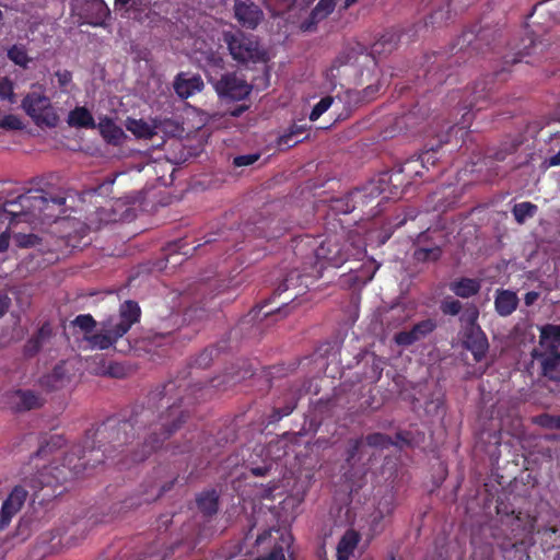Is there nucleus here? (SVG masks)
Instances as JSON below:
<instances>
[{"label":"nucleus","mask_w":560,"mask_h":560,"mask_svg":"<svg viewBox=\"0 0 560 560\" xmlns=\"http://www.w3.org/2000/svg\"><path fill=\"white\" fill-rule=\"evenodd\" d=\"M190 372H183L151 390L142 404L133 406L128 419L109 417L96 428L86 430L82 443L72 447L60 466H49L40 472V483L49 485L48 476L57 483L79 477L89 467H96L118 452L120 468L129 463H140L160 450L190 417L189 407L206 400L214 387L224 380L212 378L209 383H192Z\"/></svg>","instance_id":"1"},{"label":"nucleus","mask_w":560,"mask_h":560,"mask_svg":"<svg viewBox=\"0 0 560 560\" xmlns=\"http://www.w3.org/2000/svg\"><path fill=\"white\" fill-rule=\"evenodd\" d=\"M541 43H537L532 34H526L521 38L520 44L511 47V52L502 57V66L480 79L474 81L464 91L453 92L452 100L458 98V112L464 110L460 119L456 121L460 129L469 128L474 110L479 112L486 108L493 100L499 84L506 80L509 67L521 62L523 58L532 56L541 50Z\"/></svg>","instance_id":"2"},{"label":"nucleus","mask_w":560,"mask_h":560,"mask_svg":"<svg viewBox=\"0 0 560 560\" xmlns=\"http://www.w3.org/2000/svg\"><path fill=\"white\" fill-rule=\"evenodd\" d=\"M294 255L304 260L312 278H320L325 269L340 268L350 258L359 259L364 249L346 240L343 233L323 236L304 235L294 240Z\"/></svg>","instance_id":"3"},{"label":"nucleus","mask_w":560,"mask_h":560,"mask_svg":"<svg viewBox=\"0 0 560 560\" xmlns=\"http://www.w3.org/2000/svg\"><path fill=\"white\" fill-rule=\"evenodd\" d=\"M495 508L498 520L489 527L493 544L503 552L514 551L517 560H532L528 550L534 547L536 515L516 511L502 500L497 501Z\"/></svg>","instance_id":"4"},{"label":"nucleus","mask_w":560,"mask_h":560,"mask_svg":"<svg viewBox=\"0 0 560 560\" xmlns=\"http://www.w3.org/2000/svg\"><path fill=\"white\" fill-rule=\"evenodd\" d=\"M399 36L395 32L384 33L371 47V54L360 43L346 46L332 60L330 67L325 71L326 81L336 86L346 75L347 70L353 67L360 57L371 58L376 63L375 55L392 52L398 45Z\"/></svg>","instance_id":"5"},{"label":"nucleus","mask_w":560,"mask_h":560,"mask_svg":"<svg viewBox=\"0 0 560 560\" xmlns=\"http://www.w3.org/2000/svg\"><path fill=\"white\" fill-rule=\"evenodd\" d=\"M141 317V308L136 301L127 300L120 304L118 320L114 323L109 319L103 324V328L95 332L84 336V340L91 349L105 350L116 343V341L126 335L132 325L138 323Z\"/></svg>","instance_id":"6"},{"label":"nucleus","mask_w":560,"mask_h":560,"mask_svg":"<svg viewBox=\"0 0 560 560\" xmlns=\"http://www.w3.org/2000/svg\"><path fill=\"white\" fill-rule=\"evenodd\" d=\"M48 200L40 190H28L15 199L7 200L0 208V220L10 225L19 222L32 223L42 219V212Z\"/></svg>","instance_id":"7"},{"label":"nucleus","mask_w":560,"mask_h":560,"mask_svg":"<svg viewBox=\"0 0 560 560\" xmlns=\"http://www.w3.org/2000/svg\"><path fill=\"white\" fill-rule=\"evenodd\" d=\"M222 42L225 44L232 59L237 63H258L267 60L266 50L253 34H246L241 30L224 31Z\"/></svg>","instance_id":"8"},{"label":"nucleus","mask_w":560,"mask_h":560,"mask_svg":"<svg viewBox=\"0 0 560 560\" xmlns=\"http://www.w3.org/2000/svg\"><path fill=\"white\" fill-rule=\"evenodd\" d=\"M478 317L479 310L475 304L467 305L459 317V322L464 328V347L471 351L476 362L485 358L489 348L486 334L478 325Z\"/></svg>","instance_id":"9"},{"label":"nucleus","mask_w":560,"mask_h":560,"mask_svg":"<svg viewBox=\"0 0 560 560\" xmlns=\"http://www.w3.org/2000/svg\"><path fill=\"white\" fill-rule=\"evenodd\" d=\"M401 182H394L393 174L390 172L384 171L370 179L361 188H357L354 191H352V200H355L362 205H368L385 192H388L386 198L389 196L397 197L401 194Z\"/></svg>","instance_id":"10"},{"label":"nucleus","mask_w":560,"mask_h":560,"mask_svg":"<svg viewBox=\"0 0 560 560\" xmlns=\"http://www.w3.org/2000/svg\"><path fill=\"white\" fill-rule=\"evenodd\" d=\"M22 108L38 127L54 128L59 122L50 98L42 93H27L22 101Z\"/></svg>","instance_id":"11"},{"label":"nucleus","mask_w":560,"mask_h":560,"mask_svg":"<svg viewBox=\"0 0 560 560\" xmlns=\"http://www.w3.org/2000/svg\"><path fill=\"white\" fill-rule=\"evenodd\" d=\"M498 32L491 27H479L478 30H465L458 37L456 46L459 50L464 48L474 50L477 54H486L494 50Z\"/></svg>","instance_id":"12"},{"label":"nucleus","mask_w":560,"mask_h":560,"mask_svg":"<svg viewBox=\"0 0 560 560\" xmlns=\"http://www.w3.org/2000/svg\"><path fill=\"white\" fill-rule=\"evenodd\" d=\"M213 88L221 98L232 101L245 100L252 92V85L235 72L221 74Z\"/></svg>","instance_id":"13"},{"label":"nucleus","mask_w":560,"mask_h":560,"mask_svg":"<svg viewBox=\"0 0 560 560\" xmlns=\"http://www.w3.org/2000/svg\"><path fill=\"white\" fill-rule=\"evenodd\" d=\"M233 10L234 18L246 30H256L265 18L261 3L254 0H234Z\"/></svg>","instance_id":"14"},{"label":"nucleus","mask_w":560,"mask_h":560,"mask_svg":"<svg viewBox=\"0 0 560 560\" xmlns=\"http://www.w3.org/2000/svg\"><path fill=\"white\" fill-rule=\"evenodd\" d=\"M436 322L432 318L422 319L416 323L410 329L401 330L394 335V341L400 347H410L416 342L424 340L436 329Z\"/></svg>","instance_id":"15"},{"label":"nucleus","mask_w":560,"mask_h":560,"mask_svg":"<svg viewBox=\"0 0 560 560\" xmlns=\"http://www.w3.org/2000/svg\"><path fill=\"white\" fill-rule=\"evenodd\" d=\"M28 491L23 485L15 486L3 501L0 511V530L4 529L23 508Z\"/></svg>","instance_id":"16"},{"label":"nucleus","mask_w":560,"mask_h":560,"mask_svg":"<svg viewBox=\"0 0 560 560\" xmlns=\"http://www.w3.org/2000/svg\"><path fill=\"white\" fill-rule=\"evenodd\" d=\"M73 375L74 373L71 364L68 361H60L49 373L40 377L39 384L46 390H59L71 383Z\"/></svg>","instance_id":"17"},{"label":"nucleus","mask_w":560,"mask_h":560,"mask_svg":"<svg viewBox=\"0 0 560 560\" xmlns=\"http://www.w3.org/2000/svg\"><path fill=\"white\" fill-rule=\"evenodd\" d=\"M415 246L412 258L417 262H435L442 257L443 249L440 245L432 242L429 230L421 232L417 236Z\"/></svg>","instance_id":"18"},{"label":"nucleus","mask_w":560,"mask_h":560,"mask_svg":"<svg viewBox=\"0 0 560 560\" xmlns=\"http://www.w3.org/2000/svg\"><path fill=\"white\" fill-rule=\"evenodd\" d=\"M7 402L16 412L28 411L44 405V398L32 389H16L7 395Z\"/></svg>","instance_id":"19"},{"label":"nucleus","mask_w":560,"mask_h":560,"mask_svg":"<svg viewBox=\"0 0 560 560\" xmlns=\"http://www.w3.org/2000/svg\"><path fill=\"white\" fill-rule=\"evenodd\" d=\"M174 478L172 481L166 482L160 487L158 485H150L140 494L132 495L121 502V510H130L142 505L143 503H151L162 497L165 492L170 491L176 481Z\"/></svg>","instance_id":"20"},{"label":"nucleus","mask_w":560,"mask_h":560,"mask_svg":"<svg viewBox=\"0 0 560 560\" xmlns=\"http://www.w3.org/2000/svg\"><path fill=\"white\" fill-rule=\"evenodd\" d=\"M84 22L94 27H105L110 10L104 0H85L82 7Z\"/></svg>","instance_id":"21"},{"label":"nucleus","mask_w":560,"mask_h":560,"mask_svg":"<svg viewBox=\"0 0 560 560\" xmlns=\"http://www.w3.org/2000/svg\"><path fill=\"white\" fill-rule=\"evenodd\" d=\"M302 270L293 269L291 270L285 278L278 284L277 289L273 292V298L281 296L283 293L288 292L290 289H298L294 294H290L285 298V300H289L290 302H293L296 296L300 294V292L306 288L307 285H303V279L306 277H312L307 271L305 270L304 260H301Z\"/></svg>","instance_id":"22"},{"label":"nucleus","mask_w":560,"mask_h":560,"mask_svg":"<svg viewBox=\"0 0 560 560\" xmlns=\"http://www.w3.org/2000/svg\"><path fill=\"white\" fill-rule=\"evenodd\" d=\"M173 88L180 100H187L196 93L201 92L205 84L199 74L179 72L174 79Z\"/></svg>","instance_id":"23"},{"label":"nucleus","mask_w":560,"mask_h":560,"mask_svg":"<svg viewBox=\"0 0 560 560\" xmlns=\"http://www.w3.org/2000/svg\"><path fill=\"white\" fill-rule=\"evenodd\" d=\"M533 357L539 363L544 376L560 381V351L559 350H538L535 349Z\"/></svg>","instance_id":"24"},{"label":"nucleus","mask_w":560,"mask_h":560,"mask_svg":"<svg viewBox=\"0 0 560 560\" xmlns=\"http://www.w3.org/2000/svg\"><path fill=\"white\" fill-rule=\"evenodd\" d=\"M423 165L419 161L418 156H412L406 160L397 170H390L393 179L395 183H402L404 185H410L411 178L423 175Z\"/></svg>","instance_id":"25"},{"label":"nucleus","mask_w":560,"mask_h":560,"mask_svg":"<svg viewBox=\"0 0 560 560\" xmlns=\"http://www.w3.org/2000/svg\"><path fill=\"white\" fill-rule=\"evenodd\" d=\"M430 108L424 102L418 101L412 108L397 118L396 125L399 128L413 129L429 117Z\"/></svg>","instance_id":"26"},{"label":"nucleus","mask_w":560,"mask_h":560,"mask_svg":"<svg viewBox=\"0 0 560 560\" xmlns=\"http://www.w3.org/2000/svg\"><path fill=\"white\" fill-rule=\"evenodd\" d=\"M220 493L215 489H207L196 495V506L207 518H211L219 511Z\"/></svg>","instance_id":"27"},{"label":"nucleus","mask_w":560,"mask_h":560,"mask_svg":"<svg viewBox=\"0 0 560 560\" xmlns=\"http://www.w3.org/2000/svg\"><path fill=\"white\" fill-rule=\"evenodd\" d=\"M96 127L98 128L103 139L109 144L119 145L126 138V133L122 128L117 126L115 121L108 116L100 118Z\"/></svg>","instance_id":"28"},{"label":"nucleus","mask_w":560,"mask_h":560,"mask_svg":"<svg viewBox=\"0 0 560 560\" xmlns=\"http://www.w3.org/2000/svg\"><path fill=\"white\" fill-rule=\"evenodd\" d=\"M360 540L361 535L358 530L353 528L347 529L337 544V560H349L358 547Z\"/></svg>","instance_id":"29"},{"label":"nucleus","mask_w":560,"mask_h":560,"mask_svg":"<svg viewBox=\"0 0 560 560\" xmlns=\"http://www.w3.org/2000/svg\"><path fill=\"white\" fill-rule=\"evenodd\" d=\"M52 330L48 323H44L38 330L31 336L23 347V353L27 358L35 357L44 343L51 337Z\"/></svg>","instance_id":"30"},{"label":"nucleus","mask_w":560,"mask_h":560,"mask_svg":"<svg viewBox=\"0 0 560 560\" xmlns=\"http://www.w3.org/2000/svg\"><path fill=\"white\" fill-rule=\"evenodd\" d=\"M443 61L444 55L435 56V60L427 70L424 80L427 81L429 89H435L436 86L442 85L451 77V73L446 72L447 69L444 68L442 63Z\"/></svg>","instance_id":"31"},{"label":"nucleus","mask_w":560,"mask_h":560,"mask_svg":"<svg viewBox=\"0 0 560 560\" xmlns=\"http://www.w3.org/2000/svg\"><path fill=\"white\" fill-rule=\"evenodd\" d=\"M518 305V298L510 290H498L494 299L495 312L503 317L511 315Z\"/></svg>","instance_id":"32"},{"label":"nucleus","mask_w":560,"mask_h":560,"mask_svg":"<svg viewBox=\"0 0 560 560\" xmlns=\"http://www.w3.org/2000/svg\"><path fill=\"white\" fill-rule=\"evenodd\" d=\"M481 283L478 279L463 277L450 283V290L458 298L469 299L479 293Z\"/></svg>","instance_id":"33"},{"label":"nucleus","mask_w":560,"mask_h":560,"mask_svg":"<svg viewBox=\"0 0 560 560\" xmlns=\"http://www.w3.org/2000/svg\"><path fill=\"white\" fill-rule=\"evenodd\" d=\"M540 349L559 350L560 348V325L547 324L540 328Z\"/></svg>","instance_id":"34"},{"label":"nucleus","mask_w":560,"mask_h":560,"mask_svg":"<svg viewBox=\"0 0 560 560\" xmlns=\"http://www.w3.org/2000/svg\"><path fill=\"white\" fill-rule=\"evenodd\" d=\"M68 125L75 128H96L95 120L91 112L84 106H77L68 115Z\"/></svg>","instance_id":"35"},{"label":"nucleus","mask_w":560,"mask_h":560,"mask_svg":"<svg viewBox=\"0 0 560 560\" xmlns=\"http://www.w3.org/2000/svg\"><path fill=\"white\" fill-rule=\"evenodd\" d=\"M225 69L224 58L215 51H210L206 57L205 72L208 81L213 85L214 81H218L221 72Z\"/></svg>","instance_id":"36"},{"label":"nucleus","mask_w":560,"mask_h":560,"mask_svg":"<svg viewBox=\"0 0 560 560\" xmlns=\"http://www.w3.org/2000/svg\"><path fill=\"white\" fill-rule=\"evenodd\" d=\"M307 131L306 125H298L293 124L287 132H284L282 136L278 139V147L280 149H290L298 143L302 142L304 139H306L308 136L306 135L303 138H300L303 133Z\"/></svg>","instance_id":"37"},{"label":"nucleus","mask_w":560,"mask_h":560,"mask_svg":"<svg viewBox=\"0 0 560 560\" xmlns=\"http://www.w3.org/2000/svg\"><path fill=\"white\" fill-rule=\"evenodd\" d=\"M178 319L179 314L172 313L167 319L162 322L161 326L159 327L161 330L154 332V335L149 337V339L156 343L160 342V340L168 341L171 334L178 328Z\"/></svg>","instance_id":"38"},{"label":"nucleus","mask_w":560,"mask_h":560,"mask_svg":"<svg viewBox=\"0 0 560 560\" xmlns=\"http://www.w3.org/2000/svg\"><path fill=\"white\" fill-rule=\"evenodd\" d=\"M337 0H319L311 11L310 19L313 23H318L326 19L335 10Z\"/></svg>","instance_id":"39"},{"label":"nucleus","mask_w":560,"mask_h":560,"mask_svg":"<svg viewBox=\"0 0 560 560\" xmlns=\"http://www.w3.org/2000/svg\"><path fill=\"white\" fill-rule=\"evenodd\" d=\"M538 210V207L529 201L515 203L512 213L517 223L523 224L527 219L533 218Z\"/></svg>","instance_id":"40"},{"label":"nucleus","mask_w":560,"mask_h":560,"mask_svg":"<svg viewBox=\"0 0 560 560\" xmlns=\"http://www.w3.org/2000/svg\"><path fill=\"white\" fill-rule=\"evenodd\" d=\"M538 533L541 535L542 545L547 549H560V527L549 526Z\"/></svg>","instance_id":"41"},{"label":"nucleus","mask_w":560,"mask_h":560,"mask_svg":"<svg viewBox=\"0 0 560 560\" xmlns=\"http://www.w3.org/2000/svg\"><path fill=\"white\" fill-rule=\"evenodd\" d=\"M363 441L370 447L378 448V450H385V448H388L389 446L395 445V442L393 441V439L389 435H387L385 433H381V432L368 434L365 436V439H363Z\"/></svg>","instance_id":"42"},{"label":"nucleus","mask_w":560,"mask_h":560,"mask_svg":"<svg viewBox=\"0 0 560 560\" xmlns=\"http://www.w3.org/2000/svg\"><path fill=\"white\" fill-rule=\"evenodd\" d=\"M357 203H359V202L355 200H352V192H350L346 197L334 199L330 203V209L336 214H339V213L348 214L355 209Z\"/></svg>","instance_id":"43"},{"label":"nucleus","mask_w":560,"mask_h":560,"mask_svg":"<svg viewBox=\"0 0 560 560\" xmlns=\"http://www.w3.org/2000/svg\"><path fill=\"white\" fill-rule=\"evenodd\" d=\"M276 223L277 222L273 219L268 222H259L260 225L256 226V230L258 231V236L266 240L280 237L283 234V230L278 229Z\"/></svg>","instance_id":"44"},{"label":"nucleus","mask_w":560,"mask_h":560,"mask_svg":"<svg viewBox=\"0 0 560 560\" xmlns=\"http://www.w3.org/2000/svg\"><path fill=\"white\" fill-rule=\"evenodd\" d=\"M8 58L22 68H27V65L31 61L25 47L21 45H13L10 47L8 50Z\"/></svg>","instance_id":"45"},{"label":"nucleus","mask_w":560,"mask_h":560,"mask_svg":"<svg viewBox=\"0 0 560 560\" xmlns=\"http://www.w3.org/2000/svg\"><path fill=\"white\" fill-rule=\"evenodd\" d=\"M295 408H296V399L294 396H291L290 399L287 400L282 407H275L272 409V412L269 416V421L278 422L282 418L291 415Z\"/></svg>","instance_id":"46"},{"label":"nucleus","mask_w":560,"mask_h":560,"mask_svg":"<svg viewBox=\"0 0 560 560\" xmlns=\"http://www.w3.org/2000/svg\"><path fill=\"white\" fill-rule=\"evenodd\" d=\"M72 324L73 326L79 327L84 332V336L90 335L96 326V322L91 314L78 315L73 319Z\"/></svg>","instance_id":"47"},{"label":"nucleus","mask_w":560,"mask_h":560,"mask_svg":"<svg viewBox=\"0 0 560 560\" xmlns=\"http://www.w3.org/2000/svg\"><path fill=\"white\" fill-rule=\"evenodd\" d=\"M396 508L395 497L392 493H387L383 495L376 506V511L383 514L384 516H390Z\"/></svg>","instance_id":"48"},{"label":"nucleus","mask_w":560,"mask_h":560,"mask_svg":"<svg viewBox=\"0 0 560 560\" xmlns=\"http://www.w3.org/2000/svg\"><path fill=\"white\" fill-rule=\"evenodd\" d=\"M441 312L444 314V315H451V316H456V315H462V308H463V305L460 303V301L458 300H455L453 298H445L442 302H441Z\"/></svg>","instance_id":"49"},{"label":"nucleus","mask_w":560,"mask_h":560,"mask_svg":"<svg viewBox=\"0 0 560 560\" xmlns=\"http://www.w3.org/2000/svg\"><path fill=\"white\" fill-rule=\"evenodd\" d=\"M128 130H130L133 135L139 138H149L152 136V130L149 124L143 120L132 119L127 126Z\"/></svg>","instance_id":"50"},{"label":"nucleus","mask_w":560,"mask_h":560,"mask_svg":"<svg viewBox=\"0 0 560 560\" xmlns=\"http://www.w3.org/2000/svg\"><path fill=\"white\" fill-rule=\"evenodd\" d=\"M0 100L15 103L14 84L8 77L0 78Z\"/></svg>","instance_id":"51"},{"label":"nucleus","mask_w":560,"mask_h":560,"mask_svg":"<svg viewBox=\"0 0 560 560\" xmlns=\"http://www.w3.org/2000/svg\"><path fill=\"white\" fill-rule=\"evenodd\" d=\"M288 440L280 438L268 444V454L273 455L276 459H280L288 454Z\"/></svg>","instance_id":"52"},{"label":"nucleus","mask_w":560,"mask_h":560,"mask_svg":"<svg viewBox=\"0 0 560 560\" xmlns=\"http://www.w3.org/2000/svg\"><path fill=\"white\" fill-rule=\"evenodd\" d=\"M217 352V349L214 348H206L203 349L197 358L192 362L191 368L196 369H207L210 366L211 362L213 361V354Z\"/></svg>","instance_id":"53"},{"label":"nucleus","mask_w":560,"mask_h":560,"mask_svg":"<svg viewBox=\"0 0 560 560\" xmlns=\"http://www.w3.org/2000/svg\"><path fill=\"white\" fill-rule=\"evenodd\" d=\"M40 238L35 234L18 233L14 235L15 245L20 248H31L40 244Z\"/></svg>","instance_id":"54"},{"label":"nucleus","mask_w":560,"mask_h":560,"mask_svg":"<svg viewBox=\"0 0 560 560\" xmlns=\"http://www.w3.org/2000/svg\"><path fill=\"white\" fill-rule=\"evenodd\" d=\"M334 103L332 96H324L320 98V101L313 107L311 114H310V120L315 121L317 120Z\"/></svg>","instance_id":"55"},{"label":"nucleus","mask_w":560,"mask_h":560,"mask_svg":"<svg viewBox=\"0 0 560 560\" xmlns=\"http://www.w3.org/2000/svg\"><path fill=\"white\" fill-rule=\"evenodd\" d=\"M63 443H65V440L61 435H57V434L51 435L49 441H47L45 443V445H40L36 455L37 456L46 455L48 451H51L52 448L61 447Z\"/></svg>","instance_id":"56"},{"label":"nucleus","mask_w":560,"mask_h":560,"mask_svg":"<svg viewBox=\"0 0 560 560\" xmlns=\"http://www.w3.org/2000/svg\"><path fill=\"white\" fill-rule=\"evenodd\" d=\"M96 373L119 378L124 375V369L118 363L110 362L107 366L97 369Z\"/></svg>","instance_id":"57"},{"label":"nucleus","mask_w":560,"mask_h":560,"mask_svg":"<svg viewBox=\"0 0 560 560\" xmlns=\"http://www.w3.org/2000/svg\"><path fill=\"white\" fill-rule=\"evenodd\" d=\"M537 423L548 429H560V417L545 413L537 418Z\"/></svg>","instance_id":"58"},{"label":"nucleus","mask_w":560,"mask_h":560,"mask_svg":"<svg viewBox=\"0 0 560 560\" xmlns=\"http://www.w3.org/2000/svg\"><path fill=\"white\" fill-rule=\"evenodd\" d=\"M386 516L377 512L376 510L371 515L370 529L373 534H380L384 530V520Z\"/></svg>","instance_id":"59"},{"label":"nucleus","mask_w":560,"mask_h":560,"mask_svg":"<svg viewBox=\"0 0 560 560\" xmlns=\"http://www.w3.org/2000/svg\"><path fill=\"white\" fill-rule=\"evenodd\" d=\"M0 127L11 129V130H20L22 128L21 119L15 115H5L0 120Z\"/></svg>","instance_id":"60"},{"label":"nucleus","mask_w":560,"mask_h":560,"mask_svg":"<svg viewBox=\"0 0 560 560\" xmlns=\"http://www.w3.org/2000/svg\"><path fill=\"white\" fill-rule=\"evenodd\" d=\"M419 161H421V165L427 171L429 170L428 165H435L438 158L435 150H428L418 155Z\"/></svg>","instance_id":"61"},{"label":"nucleus","mask_w":560,"mask_h":560,"mask_svg":"<svg viewBox=\"0 0 560 560\" xmlns=\"http://www.w3.org/2000/svg\"><path fill=\"white\" fill-rule=\"evenodd\" d=\"M258 159H259L258 154H244V155L235 156L233 163L235 166H238V167L248 166V165L254 164Z\"/></svg>","instance_id":"62"},{"label":"nucleus","mask_w":560,"mask_h":560,"mask_svg":"<svg viewBox=\"0 0 560 560\" xmlns=\"http://www.w3.org/2000/svg\"><path fill=\"white\" fill-rule=\"evenodd\" d=\"M55 75L61 89H66L72 81V73L69 70H58Z\"/></svg>","instance_id":"63"},{"label":"nucleus","mask_w":560,"mask_h":560,"mask_svg":"<svg viewBox=\"0 0 560 560\" xmlns=\"http://www.w3.org/2000/svg\"><path fill=\"white\" fill-rule=\"evenodd\" d=\"M262 560H285L283 548L281 546L273 547L270 553Z\"/></svg>","instance_id":"64"}]
</instances>
